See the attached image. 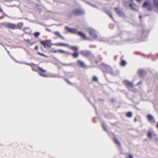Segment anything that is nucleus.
Listing matches in <instances>:
<instances>
[{
  "mask_svg": "<svg viewBox=\"0 0 158 158\" xmlns=\"http://www.w3.org/2000/svg\"><path fill=\"white\" fill-rule=\"evenodd\" d=\"M25 40L26 41H27L28 42H29L30 41V40L29 39H25Z\"/></svg>",
  "mask_w": 158,
  "mask_h": 158,
  "instance_id": "obj_52",
  "label": "nucleus"
},
{
  "mask_svg": "<svg viewBox=\"0 0 158 158\" xmlns=\"http://www.w3.org/2000/svg\"><path fill=\"white\" fill-rule=\"evenodd\" d=\"M129 158H134L133 156L131 154H129L128 155Z\"/></svg>",
  "mask_w": 158,
  "mask_h": 158,
  "instance_id": "obj_38",
  "label": "nucleus"
},
{
  "mask_svg": "<svg viewBox=\"0 0 158 158\" xmlns=\"http://www.w3.org/2000/svg\"><path fill=\"white\" fill-rule=\"evenodd\" d=\"M94 108L96 110V107L95 106H94Z\"/></svg>",
  "mask_w": 158,
  "mask_h": 158,
  "instance_id": "obj_64",
  "label": "nucleus"
},
{
  "mask_svg": "<svg viewBox=\"0 0 158 158\" xmlns=\"http://www.w3.org/2000/svg\"><path fill=\"white\" fill-rule=\"evenodd\" d=\"M129 0L132 2H133V1H134V0Z\"/></svg>",
  "mask_w": 158,
  "mask_h": 158,
  "instance_id": "obj_59",
  "label": "nucleus"
},
{
  "mask_svg": "<svg viewBox=\"0 0 158 158\" xmlns=\"http://www.w3.org/2000/svg\"><path fill=\"white\" fill-rule=\"evenodd\" d=\"M89 33L90 36L94 39H96L98 37V32L94 29L90 28L88 29Z\"/></svg>",
  "mask_w": 158,
  "mask_h": 158,
  "instance_id": "obj_2",
  "label": "nucleus"
},
{
  "mask_svg": "<svg viewBox=\"0 0 158 158\" xmlns=\"http://www.w3.org/2000/svg\"><path fill=\"white\" fill-rule=\"evenodd\" d=\"M6 27L12 29H16V25L15 23H8L6 24Z\"/></svg>",
  "mask_w": 158,
  "mask_h": 158,
  "instance_id": "obj_8",
  "label": "nucleus"
},
{
  "mask_svg": "<svg viewBox=\"0 0 158 158\" xmlns=\"http://www.w3.org/2000/svg\"><path fill=\"white\" fill-rule=\"evenodd\" d=\"M77 63L81 67L83 68H86V65L85 64V63L81 60H78L77 61Z\"/></svg>",
  "mask_w": 158,
  "mask_h": 158,
  "instance_id": "obj_14",
  "label": "nucleus"
},
{
  "mask_svg": "<svg viewBox=\"0 0 158 158\" xmlns=\"http://www.w3.org/2000/svg\"><path fill=\"white\" fill-rule=\"evenodd\" d=\"M53 45L58 46H69V45L68 44L64 43H54L53 44Z\"/></svg>",
  "mask_w": 158,
  "mask_h": 158,
  "instance_id": "obj_16",
  "label": "nucleus"
},
{
  "mask_svg": "<svg viewBox=\"0 0 158 158\" xmlns=\"http://www.w3.org/2000/svg\"><path fill=\"white\" fill-rule=\"evenodd\" d=\"M129 4V6L131 7V9L135 11H137L139 9L138 6L135 4L134 3H129V2H127Z\"/></svg>",
  "mask_w": 158,
  "mask_h": 158,
  "instance_id": "obj_7",
  "label": "nucleus"
},
{
  "mask_svg": "<svg viewBox=\"0 0 158 158\" xmlns=\"http://www.w3.org/2000/svg\"><path fill=\"white\" fill-rule=\"evenodd\" d=\"M144 33V31H143L142 32V34H143Z\"/></svg>",
  "mask_w": 158,
  "mask_h": 158,
  "instance_id": "obj_63",
  "label": "nucleus"
},
{
  "mask_svg": "<svg viewBox=\"0 0 158 158\" xmlns=\"http://www.w3.org/2000/svg\"><path fill=\"white\" fill-rule=\"evenodd\" d=\"M70 48L75 52H77L78 51V47L77 46H71Z\"/></svg>",
  "mask_w": 158,
  "mask_h": 158,
  "instance_id": "obj_22",
  "label": "nucleus"
},
{
  "mask_svg": "<svg viewBox=\"0 0 158 158\" xmlns=\"http://www.w3.org/2000/svg\"><path fill=\"white\" fill-rule=\"evenodd\" d=\"M53 77H57V78H62V76H60V75L53 76Z\"/></svg>",
  "mask_w": 158,
  "mask_h": 158,
  "instance_id": "obj_37",
  "label": "nucleus"
},
{
  "mask_svg": "<svg viewBox=\"0 0 158 158\" xmlns=\"http://www.w3.org/2000/svg\"><path fill=\"white\" fill-rule=\"evenodd\" d=\"M5 48L6 50L7 51V52L9 54L10 56V52L8 51V50H7V49L6 48Z\"/></svg>",
  "mask_w": 158,
  "mask_h": 158,
  "instance_id": "obj_50",
  "label": "nucleus"
},
{
  "mask_svg": "<svg viewBox=\"0 0 158 158\" xmlns=\"http://www.w3.org/2000/svg\"><path fill=\"white\" fill-rule=\"evenodd\" d=\"M93 81H98V78L96 76H94L93 77Z\"/></svg>",
  "mask_w": 158,
  "mask_h": 158,
  "instance_id": "obj_34",
  "label": "nucleus"
},
{
  "mask_svg": "<svg viewBox=\"0 0 158 158\" xmlns=\"http://www.w3.org/2000/svg\"><path fill=\"white\" fill-rule=\"evenodd\" d=\"M65 53H66V54H67L68 55L70 54V52L69 51H65Z\"/></svg>",
  "mask_w": 158,
  "mask_h": 158,
  "instance_id": "obj_40",
  "label": "nucleus"
},
{
  "mask_svg": "<svg viewBox=\"0 0 158 158\" xmlns=\"http://www.w3.org/2000/svg\"><path fill=\"white\" fill-rule=\"evenodd\" d=\"M73 14L77 15H85V10L82 9H75L72 11Z\"/></svg>",
  "mask_w": 158,
  "mask_h": 158,
  "instance_id": "obj_3",
  "label": "nucleus"
},
{
  "mask_svg": "<svg viewBox=\"0 0 158 158\" xmlns=\"http://www.w3.org/2000/svg\"><path fill=\"white\" fill-rule=\"evenodd\" d=\"M37 53L39 55L42 56H45V57H47V56L46 55H45V54H43L42 53H40L39 52H38Z\"/></svg>",
  "mask_w": 158,
  "mask_h": 158,
  "instance_id": "obj_35",
  "label": "nucleus"
},
{
  "mask_svg": "<svg viewBox=\"0 0 158 158\" xmlns=\"http://www.w3.org/2000/svg\"><path fill=\"white\" fill-rule=\"evenodd\" d=\"M157 127L158 128V122L157 123Z\"/></svg>",
  "mask_w": 158,
  "mask_h": 158,
  "instance_id": "obj_56",
  "label": "nucleus"
},
{
  "mask_svg": "<svg viewBox=\"0 0 158 158\" xmlns=\"http://www.w3.org/2000/svg\"><path fill=\"white\" fill-rule=\"evenodd\" d=\"M40 35V33L39 32H35L34 34V35L35 37H38L39 35Z\"/></svg>",
  "mask_w": 158,
  "mask_h": 158,
  "instance_id": "obj_30",
  "label": "nucleus"
},
{
  "mask_svg": "<svg viewBox=\"0 0 158 158\" xmlns=\"http://www.w3.org/2000/svg\"><path fill=\"white\" fill-rule=\"evenodd\" d=\"M59 52V51H58V50H55L54 51V52H55V53H56V52Z\"/></svg>",
  "mask_w": 158,
  "mask_h": 158,
  "instance_id": "obj_51",
  "label": "nucleus"
},
{
  "mask_svg": "<svg viewBox=\"0 0 158 158\" xmlns=\"http://www.w3.org/2000/svg\"><path fill=\"white\" fill-rule=\"evenodd\" d=\"M137 1L138 2H140L141 1V0H137Z\"/></svg>",
  "mask_w": 158,
  "mask_h": 158,
  "instance_id": "obj_60",
  "label": "nucleus"
},
{
  "mask_svg": "<svg viewBox=\"0 0 158 158\" xmlns=\"http://www.w3.org/2000/svg\"><path fill=\"white\" fill-rule=\"evenodd\" d=\"M105 68L106 72L111 75H114L112 68L108 65L105 64Z\"/></svg>",
  "mask_w": 158,
  "mask_h": 158,
  "instance_id": "obj_5",
  "label": "nucleus"
},
{
  "mask_svg": "<svg viewBox=\"0 0 158 158\" xmlns=\"http://www.w3.org/2000/svg\"><path fill=\"white\" fill-rule=\"evenodd\" d=\"M23 26V23L22 22H20L16 25V29H20Z\"/></svg>",
  "mask_w": 158,
  "mask_h": 158,
  "instance_id": "obj_17",
  "label": "nucleus"
},
{
  "mask_svg": "<svg viewBox=\"0 0 158 158\" xmlns=\"http://www.w3.org/2000/svg\"><path fill=\"white\" fill-rule=\"evenodd\" d=\"M98 40L102 42H106L108 41V39L104 37H100L98 38Z\"/></svg>",
  "mask_w": 158,
  "mask_h": 158,
  "instance_id": "obj_18",
  "label": "nucleus"
},
{
  "mask_svg": "<svg viewBox=\"0 0 158 158\" xmlns=\"http://www.w3.org/2000/svg\"><path fill=\"white\" fill-rule=\"evenodd\" d=\"M132 115V113L131 111H129L127 113V116L129 117H131Z\"/></svg>",
  "mask_w": 158,
  "mask_h": 158,
  "instance_id": "obj_31",
  "label": "nucleus"
},
{
  "mask_svg": "<svg viewBox=\"0 0 158 158\" xmlns=\"http://www.w3.org/2000/svg\"><path fill=\"white\" fill-rule=\"evenodd\" d=\"M39 74L41 76L44 77H47L48 76L44 74H42L40 73H39Z\"/></svg>",
  "mask_w": 158,
  "mask_h": 158,
  "instance_id": "obj_36",
  "label": "nucleus"
},
{
  "mask_svg": "<svg viewBox=\"0 0 158 158\" xmlns=\"http://www.w3.org/2000/svg\"><path fill=\"white\" fill-rule=\"evenodd\" d=\"M88 3L90 5H91V6H94V7H95V8H97V7L96 6H95V5H93V4H90V3Z\"/></svg>",
  "mask_w": 158,
  "mask_h": 158,
  "instance_id": "obj_39",
  "label": "nucleus"
},
{
  "mask_svg": "<svg viewBox=\"0 0 158 158\" xmlns=\"http://www.w3.org/2000/svg\"><path fill=\"white\" fill-rule=\"evenodd\" d=\"M54 33L55 35H57V36L60 37L63 40H64V38L63 36L61 35L60 34V32L59 31H55L54 32Z\"/></svg>",
  "mask_w": 158,
  "mask_h": 158,
  "instance_id": "obj_19",
  "label": "nucleus"
},
{
  "mask_svg": "<svg viewBox=\"0 0 158 158\" xmlns=\"http://www.w3.org/2000/svg\"><path fill=\"white\" fill-rule=\"evenodd\" d=\"M141 82H142V81H140L139 82H138V83L137 84V85H139L140 84H141Z\"/></svg>",
  "mask_w": 158,
  "mask_h": 158,
  "instance_id": "obj_43",
  "label": "nucleus"
},
{
  "mask_svg": "<svg viewBox=\"0 0 158 158\" xmlns=\"http://www.w3.org/2000/svg\"><path fill=\"white\" fill-rule=\"evenodd\" d=\"M101 123L102 125V126L106 132H107V130L106 129V123L104 121L102 120L101 121Z\"/></svg>",
  "mask_w": 158,
  "mask_h": 158,
  "instance_id": "obj_20",
  "label": "nucleus"
},
{
  "mask_svg": "<svg viewBox=\"0 0 158 158\" xmlns=\"http://www.w3.org/2000/svg\"><path fill=\"white\" fill-rule=\"evenodd\" d=\"M155 139L156 141H158V138L156 136H156H155Z\"/></svg>",
  "mask_w": 158,
  "mask_h": 158,
  "instance_id": "obj_46",
  "label": "nucleus"
},
{
  "mask_svg": "<svg viewBox=\"0 0 158 158\" xmlns=\"http://www.w3.org/2000/svg\"><path fill=\"white\" fill-rule=\"evenodd\" d=\"M65 28L69 32L75 34H77L81 36L83 40H88V39L86 36L85 34L81 31H79L77 33V30L75 28H71L68 26H66Z\"/></svg>",
  "mask_w": 158,
  "mask_h": 158,
  "instance_id": "obj_1",
  "label": "nucleus"
},
{
  "mask_svg": "<svg viewBox=\"0 0 158 158\" xmlns=\"http://www.w3.org/2000/svg\"><path fill=\"white\" fill-rule=\"evenodd\" d=\"M135 122H136L137 121L136 118H135Z\"/></svg>",
  "mask_w": 158,
  "mask_h": 158,
  "instance_id": "obj_57",
  "label": "nucleus"
},
{
  "mask_svg": "<svg viewBox=\"0 0 158 158\" xmlns=\"http://www.w3.org/2000/svg\"><path fill=\"white\" fill-rule=\"evenodd\" d=\"M40 43L42 44L44 48H46V47L50 48L53 45V44L51 43V41L50 40H44L41 41L40 42Z\"/></svg>",
  "mask_w": 158,
  "mask_h": 158,
  "instance_id": "obj_4",
  "label": "nucleus"
},
{
  "mask_svg": "<svg viewBox=\"0 0 158 158\" xmlns=\"http://www.w3.org/2000/svg\"><path fill=\"white\" fill-rule=\"evenodd\" d=\"M37 68L42 73H45L46 72V70H44L42 68H41L39 66H38Z\"/></svg>",
  "mask_w": 158,
  "mask_h": 158,
  "instance_id": "obj_29",
  "label": "nucleus"
},
{
  "mask_svg": "<svg viewBox=\"0 0 158 158\" xmlns=\"http://www.w3.org/2000/svg\"><path fill=\"white\" fill-rule=\"evenodd\" d=\"M154 6L156 9L155 11L158 13V0H152Z\"/></svg>",
  "mask_w": 158,
  "mask_h": 158,
  "instance_id": "obj_11",
  "label": "nucleus"
},
{
  "mask_svg": "<svg viewBox=\"0 0 158 158\" xmlns=\"http://www.w3.org/2000/svg\"><path fill=\"white\" fill-rule=\"evenodd\" d=\"M112 39L111 38H110L109 39V40H111Z\"/></svg>",
  "mask_w": 158,
  "mask_h": 158,
  "instance_id": "obj_62",
  "label": "nucleus"
},
{
  "mask_svg": "<svg viewBox=\"0 0 158 158\" xmlns=\"http://www.w3.org/2000/svg\"><path fill=\"white\" fill-rule=\"evenodd\" d=\"M127 64L126 61L124 60H122L121 61V64L122 66H124Z\"/></svg>",
  "mask_w": 158,
  "mask_h": 158,
  "instance_id": "obj_28",
  "label": "nucleus"
},
{
  "mask_svg": "<svg viewBox=\"0 0 158 158\" xmlns=\"http://www.w3.org/2000/svg\"><path fill=\"white\" fill-rule=\"evenodd\" d=\"M138 73L139 76L141 77H143L146 74V71L142 69H139L138 71Z\"/></svg>",
  "mask_w": 158,
  "mask_h": 158,
  "instance_id": "obj_12",
  "label": "nucleus"
},
{
  "mask_svg": "<svg viewBox=\"0 0 158 158\" xmlns=\"http://www.w3.org/2000/svg\"><path fill=\"white\" fill-rule=\"evenodd\" d=\"M0 44L2 45H3V44L1 42H0Z\"/></svg>",
  "mask_w": 158,
  "mask_h": 158,
  "instance_id": "obj_58",
  "label": "nucleus"
},
{
  "mask_svg": "<svg viewBox=\"0 0 158 158\" xmlns=\"http://www.w3.org/2000/svg\"><path fill=\"white\" fill-rule=\"evenodd\" d=\"M147 10L150 11H151L152 10V8L150 5H149L147 7Z\"/></svg>",
  "mask_w": 158,
  "mask_h": 158,
  "instance_id": "obj_32",
  "label": "nucleus"
},
{
  "mask_svg": "<svg viewBox=\"0 0 158 158\" xmlns=\"http://www.w3.org/2000/svg\"><path fill=\"white\" fill-rule=\"evenodd\" d=\"M150 5V3L149 2H145L143 5V7H146Z\"/></svg>",
  "mask_w": 158,
  "mask_h": 158,
  "instance_id": "obj_23",
  "label": "nucleus"
},
{
  "mask_svg": "<svg viewBox=\"0 0 158 158\" xmlns=\"http://www.w3.org/2000/svg\"><path fill=\"white\" fill-rule=\"evenodd\" d=\"M0 12H2V13L3 12V11L2 8H1V6L0 5Z\"/></svg>",
  "mask_w": 158,
  "mask_h": 158,
  "instance_id": "obj_41",
  "label": "nucleus"
},
{
  "mask_svg": "<svg viewBox=\"0 0 158 158\" xmlns=\"http://www.w3.org/2000/svg\"><path fill=\"white\" fill-rule=\"evenodd\" d=\"M11 57L12 58H13V59L14 60H15V61L19 63H20L21 64V62H18V61H16V60H15V59L13 58V57H12V56H11Z\"/></svg>",
  "mask_w": 158,
  "mask_h": 158,
  "instance_id": "obj_47",
  "label": "nucleus"
},
{
  "mask_svg": "<svg viewBox=\"0 0 158 158\" xmlns=\"http://www.w3.org/2000/svg\"><path fill=\"white\" fill-rule=\"evenodd\" d=\"M114 142L116 144L120 146H121V143H120V142L119 141V140H118L115 137H114Z\"/></svg>",
  "mask_w": 158,
  "mask_h": 158,
  "instance_id": "obj_24",
  "label": "nucleus"
},
{
  "mask_svg": "<svg viewBox=\"0 0 158 158\" xmlns=\"http://www.w3.org/2000/svg\"><path fill=\"white\" fill-rule=\"evenodd\" d=\"M66 81L68 82V83H69V84H71V85H72V83L70 82H69V81H68L67 80H66Z\"/></svg>",
  "mask_w": 158,
  "mask_h": 158,
  "instance_id": "obj_44",
  "label": "nucleus"
},
{
  "mask_svg": "<svg viewBox=\"0 0 158 158\" xmlns=\"http://www.w3.org/2000/svg\"><path fill=\"white\" fill-rule=\"evenodd\" d=\"M156 136V135L152 134L151 132H149L148 133V136L150 139H152V136Z\"/></svg>",
  "mask_w": 158,
  "mask_h": 158,
  "instance_id": "obj_21",
  "label": "nucleus"
},
{
  "mask_svg": "<svg viewBox=\"0 0 158 158\" xmlns=\"http://www.w3.org/2000/svg\"><path fill=\"white\" fill-rule=\"evenodd\" d=\"M119 35L120 36H122V35L121 34H119ZM122 37L121 36V37Z\"/></svg>",
  "mask_w": 158,
  "mask_h": 158,
  "instance_id": "obj_61",
  "label": "nucleus"
},
{
  "mask_svg": "<svg viewBox=\"0 0 158 158\" xmlns=\"http://www.w3.org/2000/svg\"><path fill=\"white\" fill-rule=\"evenodd\" d=\"M90 47L91 48H95L96 47V46H95L93 45H90Z\"/></svg>",
  "mask_w": 158,
  "mask_h": 158,
  "instance_id": "obj_42",
  "label": "nucleus"
},
{
  "mask_svg": "<svg viewBox=\"0 0 158 158\" xmlns=\"http://www.w3.org/2000/svg\"><path fill=\"white\" fill-rule=\"evenodd\" d=\"M11 57L12 58H13V59L14 60H15V61L19 63H20L21 64V62H18V61H16V60H15V59L13 58V57H12V56H11Z\"/></svg>",
  "mask_w": 158,
  "mask_h": 158,
  "instance_id": "obj_48",
  "label": "nucleus"
},
{
  "mask_svg": "<svg viewBox=\"0 0 158 158\" xmlns=\"http://www.w3.org/2000/svg\"><path fill=\"white\" fill-rule=\"evenodd\" d=\"M124 83L127 85L128 86L130 87H132L133 85L132 82H130L128 80H125L124 81Z\"/></svg>",
  "mask_w": 158,
  "mask_h": 158,
  "instance_id": "obj_15",
  "label": "nucleus"
},
{
  "mask_svg": "<svg viewBox=\"0 0 158 158\" xmlns=\"http://www.w3.org/2000/svg\"><path fill=\"white\" fill-rule=\"evenodd\" d=\"M35 49L36 50H38V47L37 46H35Z\"/></svg>",
  "mask_w": 158,
  "mask_h": 158,
  "instance_id": "obj_45",
  "label": "nucleus"
},
{
  "mask_svg": "<svg viewBox=\"0 0 158 158\" xmlns=\"http://www.w3.org/2000/svg\"><path fill=\"white\" fill-rule=\"evenodd\" d=\"M115 10L117 13L120 16H123L124 15V13L122 11L120 10L118 8L116 7L115 8Z\"/></svg>",
  "mask_w": 158,
  "mask_h": 158,
  "instance_id": "obj_13",
  "label": "nucleus"
},
{
  "mask_svg": "<svg viewBox=\"0 0 158 158\" xmlns=\"http://www.w3.org/2000/svg\"><path fill=\"white\" fill-rule=\"evenodd\" d=\"M147 117L149 121L151 123H154L156 122L154 118L151 114H149L147 115Z\"/></svg>",
  "mask_w": 158,
  "mask_h": 158,
  "instance_id": "obj_9",
  "label": "nucleus"
},
{
  "mask_svg": "<svg viewBox=\"0 0 158 158\" xmlns=\"http://www.w3.org/2000/svg\"><path fill=\"white\" fill-rule=\"evenodd\" d=\"M61 64L62 65L64 66H73L74 64L73 63H71L67 64H65V63H61Z\"/></svg>",
  "mask_w": 158,
  "mask_h": 158,
  "instance_id": "obj_26",
  "label": "nucleus"
},
{
  "mask_svg": "<svg viewBox=\"0 0 158 158\" xmlns=\"http://www.w3.org/2000/svg\"><path fill=\"white\" fill-rule=\"evenodd\" d=\"M95 118H94L93 119V122L94 123H96V122L95 121Z\"/></svg>",
  "mask_w": 158,
  "mask_h": 158,
  "instance_id": "obj_53",
  "label": "nucleus"
},
{
  "mask_svg": "<svg viewBox=\"0 0 158 158\" xmlns=\"http://www.w3.org/2000/svg\"><path fill=\"white\" fill-rule=\"evenodd\" d=\"M81 53L82 55L85 56H89L92 55L91 52L87 50L81 51Z\"/></svg>",
  "mask_w": 158,
  "mask_h": 158,
  "instance_id": "obj_6",
  "label": "nucleus"
},
{
  "mask_svg": "<svg viewBox=\"0 0 158 158\" xmlns=\"http://www.w3.org/2000/svg\"><path fill=\"white\" fill-rule=\"evenodd\" d=\"M142 17L141 16V15H140L139 16V19H142Z\"/></svg>",
  "mask_w": 158,
  "mask_h": 158,
  "instance_id": "obj_54",
  "label": "nucleus"
},
{
  "mask_svg": "<svg viewBox=\"0 0 158 158\" xmlns=\"http://www.w3.org/2000/svg\"><path fill=\"white\" fill-rule=\"evenodd\" d=\"M71 55L75 58H77L78 57L79 54L77 52H75L71 54Z\"/></svg>",
  "mask_w": 158,
  "mask_h": 158,
  "instance_id": "obj_27",
  "label": "nucleus"
},
{
  "mask_svg": "<svg viewBox=\"0 0 158 158\" xmlns=\"http://www.w3.org/2000/svg\"><path fill=\"white\" fill-rule=\"evenodd\" d=\"M11 57L12 58H13V59L14 60H15V61L19 63H20L21 64V62H18V61H16V60H15V59L13 58V57H12V56H11Z\"/></svg>",
  "mask_w": 158,
  "mask_h": 158,
  "instance_id": "obj_49",
  "label": "nucleus"
},
{
  "mask_svg": "<svg viewBox=\"0 0 158 158\" xmlns=\"http://www.w3.org/2000/svg\"><path fill=\"white\" fill-rule=\"evenodd\" d=\"M122 33H123V35H124V34H125V33H125L124 32H122ZM124 36H123V37H124Z\"/></svg>",
  "mask_w": 158,
  "mask_h": 158,
  "instance_id": "obj_55",
  "label": "nucleus"
},
{
  "mask_svg": "<svg viewBox=\"0 0 158 158\" xmlns=\"http://www.w3.org/2000/svg\"><path fill=\"white\" fill-rule=\"evenodd\" d=\"M106 12L109 15V16L112 19H113V17L112 15V13L110 11L108 10H106Z\"/></svg>",
  "mask_w": 158,
  "mask_h": 158,
  "instance_id": "obj_25",
  "label": "nucleus"
},
{
  "mask_svg": "<svg viewBox=\"0 0 158 158\" xmlns=\"http://www.w3.org/2000/svg\"><path fill=\"white\" fill-rule=\"evenodd\" d=\"M59 52L61 53H64L65 52V51L62 49L58 50Z\"/></svg>",
  "mask_w": 158,
  "mask_h": 158,
  "instance_id": "obj_33",
  "label": "nucleus"
},
{
  "mask_svg": "<svg viewBox=\"0 0 158 158\" xmlns=\"http://www.w3.org/2000/svg\"><path fill=\"white\" fill-rule=\"evenodd\" d=\"M21 63L22 64H26V65L30 66L32 67V69L34 71H36L35 68V67H33L32 66V65H36V64H34L33 63H26L25 62H21Z\"/></svg>",
  "mask_w": 158,
  "mask_h": 158,
  "instance_id": "obj_10",
  "label": "nucleus"
}]
</instances>
